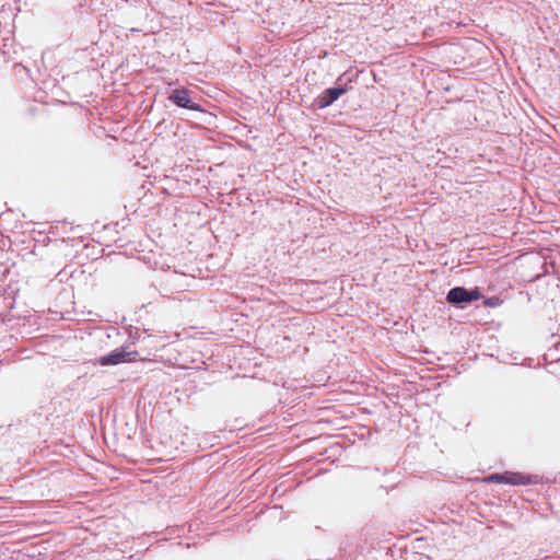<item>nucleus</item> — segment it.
I'll return each instance as SVG.
<instances>
[{"instance_id":"1","label":"nucleus","mask_w":560,"mask_h":560,"mask_svg":"<svg viewBox=\"0 0 560 560\" xmlns=\"http://www.w3.org/2000/svg\"><path fill=\"white\" fill-rule=\"evenodd\" d=\"M137 351L127 350L122 347L98 358L97 363L103 366L117 365L125 362H133L137 360Z\"/></svg>"},{"instance_id":"6","label":"nucleus","mask_w":560,"mask_h":560,"mask_svg":"<svg viewBox=\"0 0 560 560\" xmlns=\"http://www.w3.org/2000/svg\"><path fill=\"white\" fill-rule=\"evenodd\" d=\"M488 481L494 483H506V472L504 474H492L487 478Z\"/></svg>"},{"instance_id":"2","label":"nucleus","mask_w":560,"mask_h":560,"mask_svg":"<svg viewBox=\"0 0 560 560\" xmlns=\"http://www.w3.org/2000/svg\"><path fill=\"white\" fill-rule=\"evenodd\" d=\"M480 292L475 290H467L463 287H456L448 291L446 301L451 304H462L476 301L480 298Z\"/></svg>"},{"instance_id":"3","label":"nucleus","mask_w":560,"mask_h":560,"mask_svg":"<svg viewBox=\"0 0 560 560\" xmlns=\"http://www.w3.org/2000/svg\"><path fill=\"white\" fill-rule=\"evenodd\" d=\"M168 100L178 107L197 112L201 110L200 105L191 101L189 96V91L185 88L174 90L170 95Z\"/></svg>"},{"instance_id":"4","label":"nucleus","mask_w":560,"mask_h":560,"mask_svg":"<svg viewBox=\"0 0 560 560\" xmlns=\"http://www.w3.org/2000/svg\"><path fill=\"white\" fill-rule=\"evenodd\" d=\"M346 92H347V88L341 86V85L326 89L317 97V106L319 108H325V107L331 105L335 101H337Z\"/></svg>"},{"instance_id":"7","label":"nucleus","mask_w":560,"mask_h":560,"mask_svg":"<svg viewBox=\"0 0 560 560\" xmlns=\"http://www.w3.org/2000/svg\"><path fill=\"white\" fill-rule=\"evenodd\" d=\"M341 81H342V77H339V78L337 79V83L339 84Z\"/></svg>"},{"instance_id":"5","label":"nucleus","mask_w":560,"mask_h":560,"mask_svg":"<svg viewBox=\"0 0 560 560\" xmlns=\"http://www.w3.org/2000/svg\"><path fill=\"white\" fill-rule=\"evenodd\" d=\"M536 482V477L530 475H525L522 472H508L506 471V483L513 486H526Z\"/></svg>"}]
</instances>
